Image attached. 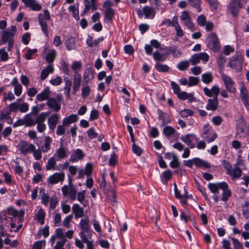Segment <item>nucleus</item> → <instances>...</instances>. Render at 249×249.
<instances>
[{
	"instance_id": "f257e3e1",
	"label": "nucleus",
	"mask_w": 249,
	"mask_h": 249,
	"mask_svg": "<svg viewBox=\"0 0 249 249\" xmlns=\"http://www.w3.org/2000/svg\"><path fill=\"white\" fill-rule=\"evenodd\" d=\"M208 47L214 52L219 51L221 45L217 35L215 33H209L206 38Z\"/></svg>"
},
{
	"instance_id": "f03ea898",
	"label": "nucleus",
	"mask_w": 249,
	"mask_h": 249,
	"mask_svg": "<svg viewBox=\"0 0 249 249\" xmlns=\"http://www.w3.org/2000/svg\"><path fill=\"white\" fill-rule=\"evenodd\" d=\"M243 61L242 55L240 53H237L230 58L228 65L237 72H240L242 70Z\"/></svg>"
},
{
	"instance_id": "7ed1b4c3",
	"label": "nucleus",
	"mask_w": 249,
	"mask_h": 249,
	"mask_svg": "<svg viewBox=\"0 0 249 249\" xmlns=\"http://www.w3.org/2000/svg\"><path fill=\"white\" fill-rule=\"evenodd\" d=\"M247 125L245 121L242 118H239L236 123V139L245 138L247 137Z\"/></svg>"
},
{
	"instance_id": "20e7f679",
	"label": "nucleus",
	"mask_w": 249,
	"mask_h": 249,
	"mask_svg": "<svg viewBox=\"0 0 249 249\" xmlns=\"http://www.w3.org/2000/svg\"><path fill=\"white\" fill-rule=\"evenodd\" d=\"M61 191L63 196L69 197L72 201L76 200L77 190L74 185H65L61 188Z\"/></svg>"
},
{
	"instance_id": "39448f33",
	"label": "nucleus",
	"mask_w": 249,
	"mask_h": 249,
	"mask_svg": "<svg viewBox=\"0 0 249 249\" xmlns=\"http://www.w3.org/2000/svg\"><path fill=\"white\" fill-rule=\"evenodd\" d=\"M203 138L208 143L214 141L217 137L215 132L209 124H206L203 126Z\"/></svg>"
},
{
	"instance_id": "423d86ee",
	"label": "nucleus",
	"mask_w": 249,
	"mask_h": 249,
	"mask_svg": "<svg viewBox=\"0 0 249 249\" xmlns=\"http://www.w3.org/2000/svg\"><path fill=\"white\" fill-rule=\"evenodd\" d=\"M5 214L6 220L10 219L11 221H14V219H16L17 217L19 218H22L24 216V211L23 210L18 211L14 208L10 207L6 210Z\"/></svg>"
},
{
	"instance_id": "0eeeda50",
	"label": "nucleus",
	"mask_w": 249,
	"mask_h": 249,
	"mask_svg": "<svg viewBox=\"0 0 249 249\" xmlns=\"http://www.w3.org/2000/svg\"><path fill=\"white\" fill-rule=\"evenodd\" d=\"M221 78L224 82L225 88L229 92H235L236 89L234 87V82L228 75L225 73L221 74Z\"/></svg>"
},
{
	"instance_id": "6e6552de",
	"label": "nucleus",
	"mask_w": 249,
	"mask_h": 249,
	"mask_svg": "<svg viewBox=\"0 0 249 249\" xmlns=\"http://www.w3.org/2000/svg\"><path fill=\"white\" fill-rule=\"evenodd\" d=\"M21 154L26 155L34 150V144L28 143L26 141H20L17 146Z\"/></svg>"
},
{
	"instance_id": "1a4fd4ad",
	"label": "nucleus",
	"mask_w": 249,
	"mask_h": 249,
	"mask_svg": "<svg viewBox=\"0 0 249 249\" xmlns=\"http://www.w3.org/2000/svg\"><path fill=\"white\" fill-rule=\"evenodd\" d=\"M241 8L239 0H231L228 7V11L230 12L233 17H236Z\"/></svg>"
},
{
	"instance_id": "9d476101",
	"label": "nucleus",
	"mask_w": 249,
	"mask_h": 249,
	"mask_svg": "<svg viewBox=\"0 0 249 249\" xmlns=\"http://www.w3.org/2000/svg\"><path fill=\"white\" fill-rule=\"evenodd\" d=\"M16 32L17 28L15 26H12L10 30H6L4 31L1 36L2 43L4 44L10 40H13V37Z\"/></svg>"
},
{
	"instance_id": "9b49d317",
	"label": "nucleus",
	"mask_w": 249,
	"mask_h": 249,
	"mask_svg": "<svg viewBox=\"0 0 249 249\" xmlns=\"http://www.w3.org/2000/svg\"><path fill=\"white\" fill-rule=\"evenodd\" d=\"M65 177L64 172H56L49 177L47 182L52 185L55 184L59 182H63L65 179Z\"/></svg>"
},
{
	"instance_id": "f8f14e48",
	"label": "nucleus",
	"mask_w": 249,
	"mask_h": 249,
	"mask_svg": "<svg viewBox=\"0 0 249 249\" xmlns=\"http://www.w3.org/2000/svg\"><path fill=\"white\" fill-rule=\"evenodd\" d=\"M85 156L83 151L80 149H76L72 152L69 161L71 162H76L79 160H81Z\"/></svg>"
},
{
	"instance_id": "ddd939ff",
	"label": "nucleus",
	"mask_w": 249,
	"mask_h": 249,
	"mask_svg": "<svg viewBox=\"0 0 249 249\" xmlns=\"http://www.w3.org/2000/svg\"><path fill=\"white\" fill-rule=\"evenodd\" d=\"M180 140L185 142L190 148H193L196 147V144L192 142V140H195L198 142V138L194 134H187L184 136H182Z\"/></svg>"
},
{
	"instance_id": "4468645a",
	"label": "nucleus",
	"mask_w": 249,
	"mask_h": 249,
	"mask_svg": "<svg viewBox=\"0 0 249 249\" xmlns=\"http://www.w3.org/2000/svg\"><path fill=\"white\" fill-rule=\"evenodd\" d=\"M53 157L58 161L64 159L67 157V149L63 145V144H61L60 147L56 149Z\"/></svg>"
},
{
	"instance_id": "2eb2a0df",
	"label": "nucleus",
	"mask_w": 249,
	"mask_h": 249,
	"mask_svg": "<svg viewBox=\"0 0 249 249\" xmlns=\"http://www.w3.org/2000/svg\"><path fill=\"white\" fill-rule=\"evenodd\" d=\"M47 105L53 111L58 112L61 109V104L54 98H50L47 102Z\"/></svg>"
},
{
	"instance_id": "dca6fc26",
	"label": "nucleus",
	"mask_w": 249,
	"mask_h": 249,
	"mask_svg": "<svg viewBox=\"0 0 249 249\" xmlns=\"http://www.w3.org/2000/svg\"><path fill=\"white\" fill-rule=\"evenodd\" d=\"M203 91L205 95L207 96L213 97V98L215 97H217L220 92V89L218 86L214 85L213 86L211 89L207 87L204 88Z\"/></svg>"
},
{
	"instance_id": "f3484780",
	"label": "nucleus",
	"mask_w": 249,
	"mask_h": 249,
	"mask_svg": "<svg viewBox=\"0 0 249 249\" xmlns=\"http://www.w3.org/2000/svg\"><path fill=\"white\" fill-rule=\"evenodd\" d=\"M59 120V117L57 114H53L48 119V124L50 130L54 131Z\"/></svg>"
},
{
	"instance_id": "a211bd4d",
	"label": "nucleus",
	"mask_w": 249,
	"mask_h": 249,
	"mask_svg": "<svg viewBox=\"0 0 249 249\" xmlns=\"http://www.w3.org/2000/svg\"><path fill=\"white\" fill-rule=\"evenodd\" d=\"M228 184L225 182H222L217 183H210L208 185L209 189L213 193H215L218 189H225Z\"/></svg>"
},
{
	"instance_id": "6ab92c4d",
	"label": "nucleus",
	"mask_w": 249,
	"mask_h": 249,
	"mask_svg": "<svg viewBox=\"0 0 249 249\" xmlns=\"http://www.w3.org/2000/svg\"><path fill=\"white\" fill-rule=\"evenodd\" d=\"M56 165V161L55 158L52 157L48 160L45 166V169L47 171L52 170H59L60 168H59L58 166H57Z\"/></svg>"
},
{
	"instance_id": "aec40b11",
	"label": "nucleus",
	"mask_w": 249,
	"mask_h": 249,
	"mask_svg": "<svg viewBox=\"0 0 249 249\" xmlns=\"http://www.w3.org/2000/svg\"><path fill=\"white\" fill-rule=\"evenodd\" d=\"M50 92L49 88L46 87L41 93L37 95L36 99L39 102L48 100L49 99V97L50 95Z\"/></svg>"
},
{
	"instance_id": "412c9836",
	"label": "nucleus",
	"mask_w": 249,
	"mask_h": 249,
	"mask_svg": "<svg viewBox=\"0 0 249 249\" xmlns=\"http://www.w3.org/2000/svg\"><path fill=\"white\" fill-rule=\"evenodd\" d=\"M177 96L179 99L182 100L187 99L190 102L196 101V98L194 96L193 93H188L185 91H180Z\"/></svg>"
},
{
	"instance_id": "4be33fe9",
	"label": "nucleus",
	"mask_w": 249,
	"mask_h": 249,
	"mask_svg": "<svg viewBox=\"0 0 249 249\" xmlns=\"http://www.w3.org/2000/svg\"><path fill=\"white\" fill-rule=\"evenodd\" d=\"M218 106V99L217 97H215L208 100V103L206 107V108L208 110L214 111L217 108Z\"/></svg>"
},
{
	"instance_id": "5701e85b",
	"label": "nucleus",
	"mask_w": 249,
	"mask_h": 249,
	"mask_svg": "<svg viewBox=\"0 0 249 249\" xmlns=\"http://www.w3.org/2000/svg\"><path fill=\"white\" fill-rule=\"evenodd\" d=\"M38 22L41 27V30L46 37L48 36V25L46 21L43 18V15L41 13L38 15Z\"/></svg>"
},
{
	"instance_id": "b1692460",
	"label": "nucleus",
	"mask_w": 249,
	"mask_h": 249,
	"mask_svg": "<svg viewBox=\"0 0 249 249\" xmlns=\"http://www.w3.org/2000/svg\"><path fill=\"white\" fill-rule=\"evenodd\" d=\"M52 139L50 136H46L44 139V142L43 145L41 146L40 149L43 153H47L51 150V144Z\"/></svg>"
},
{
	"instance_id": "393cba45",
	"label": "nucleus",
	"mask_w": 249,
	"mask_h": 249,
	"mask_svg": "<svg viewBox=\"0 0 249 249\" xmlns=\"http://www.w3.org/2000/svg\"><path fill=\"white\" fill-rule=\"evenodd\" d=\"M72 210L75 218H80L83 216V209L79 204H74L72 207Z\"/></svg>"
},
{
	"instance_id": "a878e982",
	"label": "nucleus",
	"mask_w": 249,
	"mask_h": 249,
	"mask_svg": "<svg viewBox=\"0 0 249 249\" xmlns=\"http://www.w3.org/2000/svg\"><path fill=\"white\" fill-rule=\"evenodd\" d=\"M54 71V68L52 65H49L44 68L41 72L40 79L44 80L48 76L49 73H52Z\"/></svg>"
},
{
	"instance_id": "bb28decb",
	"label": "nucleus",
	"mask_w": 249,
	"mask_h": 249,
	"mask_svg": "<svg viewBox=\"0 0 249 249\" xmlns=\"http://www.w3.org/2000/svg\"><path fill=\"white\" fill-rule=\"evenodd\" d=\"M81 83V75L80 73L73 75V90L76 92L79 90Z\"/></svg>"
},
{
	"instance_id": "cd10ccee",
	"label": "nucleus",
	"mask_w": 249,
	"mask_h": 249,
	"mask_svg": "<svg viewBox=\"0 0 249 249\" xmlns=\"http://www.w3.org/2000/svg\"><path fill=\"white\" fill-rule=\"evenodd\" d=\"M228 174L232 179L239 178L242 175V170L239 167L234 166L231 168Z\"/></svg>"
},
{
	"instance_id": "c85d7f7f",
	"label": "nucleus",
	"mask_w": 249,
	"mask_h": 249,
	"mask_svg": "<svg viewBox=\"0 0 249 249\" xmlns=\"http://www.w3.org/2000/svg\"><path fill=\"white\" fill-rule=\"evenodd\" d=\"M78 118L76 115L72 114L69 117L64 118L63 123L66 127H68L71 124L76 122L78 120Z\"/></svg>"
},
{
	"instance_id": "c756f323",
	"label": "nucleus",
	"mask_w": 249,
	"mask_h": 249,
	"mask_svg": "<svg viewBox=\"0 0 249 249\" xmlns=\"http://www.w3.org/2000/svg\"><path fill=\"white\" fill-rule=\"evenodd\" d=\"M142 11L146 18H153L155 17V11L153 8L146 6L143 8Z\"/></svg>"
},
{
	"instance_id": "7c9ffc66",
	"label": "nucleus",
	"mask_w": 249,
	"mask_h": 249,
	"mask_svg": "<svg viewBox=\"0 0 249 249\" xmlns=\"http://www.w3.org/2000/svg\"><path fill=\"white\" fill-rule=\"evenodd\" d=\"M94 75L92 69L90 68L86 69L83 75L84 82L87 83L90 80L92 79Z\"/></svg>"
},
{
	"instance_id": "2f4dec72",
	"label": "nucleus",
	"mask_w": 249,
	"mask_h": 249,
	"mask_svg": "<svg viewBox=\"0 0 249 249\" xmlns=\"http://www.w3.org/2000/svg\"><path fill=\"white\" fill-rule=\"evenodd\" d=\"M89 221L88 217L82 219L80 222V226L81 229L83 231L88 232L89 230Z\"/></svg>"
},
{
	"instance_id": "473e14b6",
	"label": "nucleus",
	"mask_w": 249,
	"mask_h": 249,
	"mask_svg": "<svg viewBox=\"0 0 249 249\" xmlns=\"http://www.w3.org/2000/svg\"><path fill=\"white\" fill-rule=\"evenodd\" d=\"M158 113L160 119L162 121L163 125L170 123L171 120L168 115L162 112L160 109L158 110Z\"/></svg>"
},
{
	"instance_id": "72a5a7b5",
	"label": "nucleus",
	"mask_w": 249,
	"mask_h": 249,
	"mask_svg": "<svg viewBox=\"0 0 249 249\" xmlns=\"http://www.w3.org/2000/svg\"><path fill=\"white\" fill-rule=\"evenodd\" d=\"M176 133V129L171 126L167 125L163 128V133L167 138L171 137Z\"/></svg>"
},
{
	"instance_id": "f704fd0d",
	"label": "nucleus",
	"mask_w": 249,
	"mask_h": 249,
	"mask_svg": "<svg viewBox=\"0 0 249 249\" xmlns=\"http://www.w3.org/2000/svg\"><path fill=\"white\" fill-rule=\"evenodd\" d=\"M26 6L30 7L32 10L36 11H39L42 8L41 5L38 3L36 0H30Z\"/></svg>"
},
{
	"instance_id": "c9c22d12",
	"label": "nucleus",
	"mask_w": 249,
	"mask_h": 249,
	"mask_svg": "<svg viewBox=\"0 0 249 249\" xmlns=\"http://www.w3.org/2000/svg\"><path fill=\"white\" fill-rule=\"evenodd\" d=\"M39 193L41 194L42 203L45 206H48L50 198L49 195L45 193L44 189H41Z\"/></svg>"
},
{
	"instance_id": "e433bc0d",
	"label": "nucleus",
	"mask_w": 249,
	"mask_h": 249,
	"mask_svg": "<svg viewBox=\"0 0 249 249\" xmlns=\"http://www.w3.org/2000/svg\"><path fill=\"white\" fill-rule=\"evenodd\" d=\"M201 78L202 81L206 84L210 83L213 79V76L210 72L203 73L201 76Z\"/></svg>"
},
{
	"instance_id": "4c0bfd02",
	"label": "nucleus",
	"mask_w": 249,
	"mask_h": 249,
	"mask_svg": "<svg viewBox=\"0 0 249 249\" xmlns=\"http://www.w3.org/2000/svg\"><path fill=\"white\" fill-rule=\"evenodd\" d=\"M153 58L157 61L163 62L166 59V56L163 53H161L159 51L155 52L153 54Z\"/></svg>"
},
{
	"instance_id": "58836bf2",
	"label": "nucleus",
	"mask_w": 249,
	"mask_h": 249,
	"mask_svg": "<svg viewBox=\"0 0 249 249\" xmlns=\"http://www.w3.org/2000/svg\"><path fill=\"white\" fill-rule=\"evenodd\" d=\"M50 112H42L36 118V124L44 123L47 117L49 115Z\"/></svg>"
},
{
	"instance_id": "ea45409f",
	"label": "nucleus",
	"mask_w": 249,
	"mask_h": 249,
	"mask_svg": "<svg viewBox=\"0 0 249 249\" xmlns=\"http://www.w3.org/2000/svg\"><path fill=\"white\" fill-rule=\"evenodd\" d=\"M194 163L197 167H204L205 168H208L210 167L208 163L197 158L194 159Z\"/></svg>"
},
{
	"instance_id": "a19ab883",
	"label": "nucleus",
	"mask_w": 249,
	"mask_h": 249,
	"mask_svg": "<svg viewBox=\"0 0 249 249\" xmlns=\"http://www.w3.org/2000/svg\"><path fill=\"white\" fill-rule=\"evenodd\" d=\"M65 45L69 51L75 49V45L74 38L70 37L68 38L65 42Z\"/></svg>"
},
{
	"instance_id": "79ce46f5",
	"label": "nucleus",
	"mask_w": 249,
	"mask_h": 249,
	"mask_svg": "<svg viewBox=\"0 0 249 249\" xmlns=\"http://www.w3.org/2000/svg\"><path fill=\"white\" fill-rule=\"evenodd\" d=\"M228 186H226L225 189H221L223 191L221 200L225 202L227 201L231 195V191L228 189Z\"/></svg>"
},
{
	"instance_id": "37998d69",
	"label": "nucleus",
	"mask_w": 249,
	"mask_h": 249,
	"mask_svg": "<svg viewBox=\"0 0 249 249\" xmlns=\"http://www.w3.org/2000/svg\"><path fill=\"white\" fill-rule=\"evenodd\" d=\"M172 173L170 170H168L163 172L162 173V175L161 176V179L162 182H163V181L167 182L168 180H169L170 179H171V178H172Z\"/></svg>"
},
{
	"instance_id": "c03bdc74",
	"label": "nucleus",
	"mask_w": 249,
	"mask_h": 249,
	"mask_svg": "<svg viewBox=\"0 0 249 249\" xmlns=\"http://www.w3.org/2000/svg\"><path fill=\"white\" fill-rule=\"evenodd\" d=\"M240 97L241 100L249 98V93L247 89V88L245 87L243 84H242L240 89Z\"/></svg>"
},
{
	"instance_id": "a18cd8bd",
	"label": "nucleus",
	"mask_w": 249,
	"mask_h": 249,
	"mask_svg": "<svg viewBox=\"0 0 249 249\" xmlns=\"http://www.w3.org/2000/svg\"><path fill=\"white\" fill-rule=\"evenodd\" d=\"M37 216V221L40 223V224L43 225L44 223V218L45 216V213L44 212V210L42 209H40L37 213L36 215Z\"/></svg>"
},
{
	"instance_id": "49530a36",
	"label": "nucleus",
	"mask_w": 249,
	"mask_h": 249,
	"mask_svg": "<svg viewBox=\"0 0 249 249\" xmlns=\"http://www.w3.org/2000/svg\"><path fill=\"white\" fill-rule=\"evenodd\" d=\"M82 68V63L81 61H75L73 62L71 66V69L74 71V74L79 73L78 71H80Z\"/></svg>"
},
{
	"instance_id": "de8ad7c7",
	"label": "nucleus",
	"mask_w": 249,
	"mask_h": 249,
	"mask_svg": "<svg viewBox=\"0 0 249 249\" xmlns=\"http://www.w3.org/2000/svg\"><path fill=\"white\" fill-rule=\"evenodd\" d=\"M42 151L40 148H38L37 149H36V147L34 145V150L32 151H30V153H33V156L35 159L37 160H40L42 158Z\"/></svg>"
},
{
	"instance_id": "09e8293b",
	"label": "nucleus",
	"mask_w": 249,
	"mask_h": 249,
	"mask_svg": "<svg viewBox=\"0 0 249 249\" xmlns=\"http://www.w3.org/2000/svg\"><path fill=\"white\" fill-rule=\"evenodd\" d=\"M155 68L160 72H167L169 70V67L167 65H163L159 62L155 65Z\"/></svg>"
},
{
	"instance_id": "8fccbe9b",
	"label": "nucleus",
	"mask_w": 249,
	"mask_h": 249,
	"mask_svg": "<svg viewBox=\"0 0 249 249\" xmlns=\"http://www.w3.org/2000/svg\"><path fill=\"white\" fill-rule=\"evenodd\" d=\"M105 19L110 21L112 20V18L114 15V12L112 9H106L105 12Z\"/></svg>"
},
{
	"instance_id": "3c124183",
	"label": "nucleus",
	"mask_w": 249,
	"mask_h": 249,
	"mask_svg": "<svg viewBox=\"0 0 249 249\" xmlns=\"http://www.w3.org/2000/svg\"><path fill=\"white\" fill-rule=\"evenodd\" d=\"M189 61H181L177 65V68L180 71H184L189 67Z\"/></svg>"
},
{
	"instance_id": "603ef678",
	"label": "nucleus",
	"mask_w": 249,
	"mask_h": 249,
	"mask_svg": "<svg viewBox=\"0 0 249 249\" xmlns=\"http://www.w3.org/2000/svg\"><path fill=\"white\" fill-rule=\"evenodd\" d=\"M189 4L192 6L196 8L198 12H200L201 10L200 8V0H187Z\"/></svg>"
},
{
	"instance_id": "864d4df0",
	"label": "nucleus",
	"mask_w": 249,
	"mask_h": 249,
	"mask_svg": "<svg viewBox=\"0 0 249 249\" xmlns=\"http://www.w3.org/2000/svg\"><path fill=\"white\" fill-rule=\"evenodd\" d=\"M56 55V52L55 50H52L51 51L50 53L47 54V55L46 57V60L47 62L48 63H52Z\"/></svg>"
},
{
	"instance_id": "5fc2aeb1",
	"label": "nucleus",
	"mask_w": 249,
	"mask_h": 249,
	"mask_svg": "<svg viewBox=\"0 0 249 249\" xmlns=\"http://www.w3.org/2000/svg\"><path fill=\"white\" fill-rule=\"evenodd\" d=\"M100 39H96V40H95L94 41L92 40V37L91 36H89V38L87 39V41H86V42H87V45L90 47H94V46H97L99 43V40Z\"/></svg>"
},
{
	"instance_id": "6e6d98bb",
	"label": "nucleus",
	"mask_w": 249,
	"mask_h": 249,
	"mask_svg": "<svg viewBox=\"0 0 249 249\" xmlns=\"http://www.w3.org/2000/svg\"><path fill=\"white\" fill-rule=\"evenodd\" d=\"M9 59L8 53L4 48L0 49V59L2 61H6Z\"/></svg>"
},
{
	"instance_id": "4d7b16f0",
	"label": "nucleus",
	"mask_w": 249,
	"mask_h": 249,
	"mask_svg": "<svg viewBox=\"0 0 249 249\" xmlns=\"http://www.w3.org/2000/svg\"><path fill=\"white\" fill-rule=\"evenodd\" d=\"M199 82V79L198 77L190 76L189 77L188 86L191 87L197 85Z\"/></svg>"
},
{
	"instance_id": "13d9d810",
	"label": "nucleus",
	"mask_w": 249,
	"mask_h": 249,
	"mask_svg": "<svg viewBox=\"0 0 249 249\" xmlns=\"http://www.w3.org/2000/svg\"><path fill=\"white\" fill-rule=\"evenodd\" d=\"M180 114L182 118H187L193 115L194 112L190 109H184L180 111Z\"/></svg>"
},
{
	"instance_id": "bf43d9fd",
	"label": "nucleus",
	"mask_w": 249,
	"mask_h": 249,
	"mask_svg": "<svg viewBox=\"0 0 249 249\" xmlns=\"http://www.w3.org/2000/svg\"><path fill=\"white\" fill-rule=\"evenodd\" d=\"M230 238L231 239L232 242L234 249H242L243 245L238 240L233 237Z\"/></svg>"
},
{
	"instance_id": "052dcab7",
	"label": "nucleus",
	"mask_w": 249,
	"mask_h": 249,
	"mask_svg": "<svg viewBox=\"0 0 249 249\" xmlns=\"http://www.w3.org/2000/svg\"><path fill=\"white\" fill-rule=\"evenodd\" d=\"M169 51L171 53H172L174 57L178 58L180 57L182 54L180 50H178L176 47H173L171 49L169 50Z\"/></svg>"
},
{
	"instance_id": "680f3d73",
	"label": "nucleus",
	"mask_w": 249,
	"mask_h": 249,
	"mask_svg": "<svg viewBox=\"0 0 249 249\" xmlns=\"http://www.w3.org/2000/svg\"><path fill=\"white\" fill-rule=\"evenodd\" d=\"M67 239H60L56 242L54 249H65L64 246L66 242Z\"/></svg>"
},
{
	"instance_id": "e2e57ef3",
	"label": "nucleus",
	"mask_w": 249,
	"mask_h": 249,
	"mask_svg": "<svg viewBox=\"0 0 249 249\" xmlns=\"http://www.w3.org/2000/svg\"><path fill=\"white\" fill-rule=\"evenodd\" d=\"M170 165L172 168H176L179 166L178 158L175 154H173V160L170 162Z\"/></svg>"
},
{
	"instance_id": "0e129e2a",
	"label": "nucleus",
	"mask_w": 249,
	"mask_h": 249,
	"mask_svg": "<svg viewBox=\"0 0 249 249\" xmlns=\"http://www.w3.org/2000/svg\"><path fill=\"white\" fill-rule=\"evenodd\" d=\"M66 125H64L63 123L62 125H59L57 126V129L56 131V134L58 136H61L64 134L65 132Z\"/></svg>"
},
{
	"instance_id": "69168bd1",
	"label": "nucleus",
	"mask_w": 249,
	"mask_h": 249,
	"mask_svg": "<svg viewBox=\"0 0 249 249\" xmlns=\"http://www.w3.org/2000/svg\"><path fill=\"white\" fill-rule=\"evenodd\" d=\"M77 200L80 203H83L85 198L86 191L82 190L77 193Z\"/></svg>"
},
{
	"instance_id": "338daca9",
	"label": "nucleus",
	"mask_w": 249,
	"mask_h": 249,
	"mask_svg": "<svg viewBox=\"0 0 249 249\" xmlns=\"http://www.w3.org/2000/svg\"><path fill=\"white\" fill-rule=\"evenodd\" d=\"M197 21L199 26H204L207 22L206 20V17L204 15H201L198 17Z\"/></svg>"
},
{
	"instance_id": "774afa93",
	"label": "nucleus",
	"mask_w": 249,
	"mask_h": 249,
	"mask_svg": "<svg viewBox=\"0 0 249 249\" xmlns=\"http://www.w3.org/2000/svg\"><path fill=\"white\" fill-rule=\"evenodd\" d=\"M50 82L53 86H58L62 83V80L60 76H57L56 78L51 79Z\"/></svg>"
}]
</instances>
